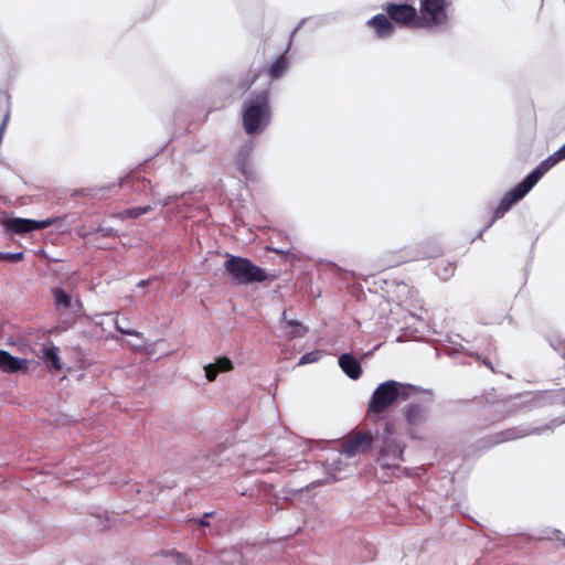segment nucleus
Segmentation results:
<instances>
[{
  "label": "nucleus",
  "mask_w": 565,
  "mask_h": 565,
  "mask_svg": "<svg viewBox=\"0 0 565 565\" xmlns=\"http://www.w3.org/2000/svg\"><path fill=\"white\" fill-rule=\"evenodd\" d=\"M558 154L565 160V143L557 150Z\"/></svg>",
  "instance_id": "nucleus-31"
},
{
  "label": "nucleus",
  "mask_w": 565,
  "mask_h": 565,
  "mask_svg": "<svg viewBox=\"0 0 565 565\" xmlns=\"http://www.w3.org/2000/svg\"><path fill=\"white\" fill-rule=\"evenodd\" d=\"M548 341H550L551 347L555 351H558L561 353L562 358L565 359V340L561 335L555 334V335H552Z\"/></svg>",
  "instance_id": "nucleus-20"
},
{
  "label": "nucleus",
  "mask_w": 565,
  "mask_h": 565,
  "mask_svg": "<svg viewBox=\"0 0 565 565\" xmlns=\"http://www.w3.org/2000/svg\"><path fill=\"white\" fill-rule=\"evenodd\" d=\"M54 309L64 322L73 323L82 315L83 302L78 295L74 296L61 287L52 289Z\"/></svg>",
  "instance_id": "nucleus-4"
},
{
  "label": "nucleus",
  "mask_w": 565,
  "mask_h": 565,
  "mask_svg": "<svg viewBox=\"0 0 565 565\" xmlns=\"http://www.w3.org/2000/svg\"><path fill=\"white\" fill-rule=\"evenodd\" d=\"M339 365L350 379H353V354L352 353L342 354L339 359Z\"/></svg>",
  "instance_id": "nucleus-16"
},
{
  "label": "nucleus",
  "mask_w": 565,
  "mask_h": 565,
  "mask_svg": "<svg viewBox=\"0 0 565 565\" xmlns=\"http://www.w3.org/2000/svg\"><path fill=\"white\" fill-rule=\"evenodd\" d=\"M151 210H152L151 205L131 207V209L125 210L122 212V216L127 217V218H137V217L148 213Z\"/></svg>",
  "instance_id": "nucleus-18"
},
{
  "label": "nucleus",
  "mask_w": 565,
  "mask_h": 565,
  "mask_svg": "<svg viewBox=\"0 0 565 565\" xmlns=\"http://www.w3.org/2000/svg\"><path fill=\"white\" fill-rule=\"evenodd\" d=\"M288 67V60L286 57V54L279 55L271 65L267 68V74L270 77V79H278L280 78L284 73L286 72Z\"/></svg>",
  "instance_id": "nucleus-13"
},
{
  "label": "nucleus",
  "mask_w": 565,
  "mask_h": 565,
  "mask_svg": "<svg viewBox=\"0 0 565 565\" xmlns=\"http://www.w3.org/2000/svg\"><path fill=\"white\" fill-rule=\"evenodd\" d=\"M367 25L373 30L375 36L381 40L392 38L396 28L386 12L372 17L367 21Z\"/></svg>",
  "instance_id": "nucleus-8"
},
{
  "label": "nucleus",
  "mask_w": 565,
  "mask_h": 565,
  "mask_svg": "<svg viewBox=\"0 0 565 565\" xmlns=\"http://www.w3.org/2000/svg\"><path fill=\"white\" fill-rule=\"evenodd\" d=\"M527 193L529 192L520 183L512 190L508 191L494 210L491 222L478 234V238H481L484 231L489 228L494 221L503 217L504 214L512 207V205L521 201Z\"/></svg>",
  "instance_id": "nucleus-6"
},
{
  "label": "nucleus",
  "mask_w": 565,
  "mask_h": 565,
  "mask_svg": "<svg viewBox=\"0 0 565 565\" xmlns=\"http://www.w3.org/2000/svg\"><path fill=\"white\" fill-rule=\"evenodd\" d=\"M280 328L284 330L285 335L290 340L302 338L308 332V328L300 321L288 319L286 310L281 315Z\"/></svg>",
  "instance_id": "nucleus-11"
},
{
  "label": "nucleus",
  "mask_w": 565,
  "mask_h": 565,
  "mask_svg": "<svg viewBox=\"0 0 565 565\" xmlns=\"http://www.w3.org/2000/svg\"><path fill=\"white\" fill-rule=\"evenodd\" d=\"M372 441V436L369 433H355V450L369 446Z\"/></svg>",
  "instance_id": "nucleus-21"
},
{
  "label": "nucleus",
  "mask_w": 565,
  "mask_h": 565,
  "mask_svg": "<svg viewBox=\"0 0 565 565\" xmlns=\"http://www.w3.org/2000/svg\"><path fill=\"white\" fill-rule=\"evenodd\" d=\"M29 369V360L17 358L8 351L0 350V370L4 373H26Z\"/></svg>",
  "instance_id": "nucleus-9"
},
{
  "label": "nucleus",
  "mask_w": 565,
  "mask_h": 565,
  "mask_svg": "<svg viewBox=\"0 0 565 565\" xmlns=\"http://www.w3.org/2000/svg\"><path fill=\"white\" fill-rule=\"evenodd\" d=\"M407 396V386L395 381H386L380 384L373 392L369 403V411L374 414L382 413L397 399L404 401Z\"/></svg>",
  "instance_id": "nucleus-3"
},
{
  "label": "nucleus",
  "mask_w": 565,
  "mask_h": 565,
  "mask_svg": "<svg viewBox=\"0 0 565 565\" xmlns=\"http://www.w3.org/2000/svg\"><path fill=\"white\" fill-rule=\"evenodd\" d=\"M213 364L216 365L220 372H228L233 370V363L226 356L218 358Z\"/></svg>",
  "instance_id": "nucleus-22"
},
{
  "label": "nucleus",
  "mask_w": 565,
  "mask_h": 565,
  "mask_svg": "<svg viewBox=\"0 0 565 565\" xmlns=\"http://www.w3.org/2000/svg\"><path fill=\"white\" fill-rule=\"evenodd\" d=\"M200 526H207L209 525V522L205 521L204 519L200 520Z\"/></svg>",
  "instance_id": "nucleus-33"
},
{
  "label": "nucleus",
  "mask_w": 565,
  "mask_h": 565,
  "mask_svg": "<svg viewBox=\"0 0 565 565\" xmlns=\"http://www.w3.org/2000/svg\"><path fill=\"white\" fill-rule=\"evenodd\" d=\"M258 75L257 74H253L249 78L245 79V81H242L239 84H238V88L245 93L247 92L250 86L255 83V81L257 79Z\"/></svg>",
  "instance_id": "nucleus-27"
},
{
  "label": "nucleus",
  "mask_w": 565,
  "mask_h": 565,
  "mask_svg": "<svg viewBox=\"0 0 565 565\" xmlns=\"http://www.w3.org/2000/svg\"><path fill=\"white\" fill-rule=\"evenodd\" d=\"M390 2L384 7L385 12L392 19L393 23L404 28L417 29V8L408 1Z\"/></svg>",
  "instance_id": "nucleus-5"
},
{
  "label": "nucleus",
  "mask_w": 565,
  "mask_h": 565,
  "mask_svg": "<svg viewBox=\"0 0 565 565\" xmlns=\"http://www.w3.org/2000/svg\"><path fill=\"white\" fill-rule=\"evenodd\" d=\"M322 355H323V351H321V350H316V351H311V352L305 353L300 358L298 364L299 365H305V364H309V363H315V362L319 361Z\"/></svg>",
  "instance_id": "nucleus-19"
},
{
  "label": "nucleus",
  "mask_w": 565,
  "mask_h": 565,
  "mask_svg": "<svg viewBox=\"0 0 565 565\" xmlns=\"http://www.w3.org/2000/svg\"><path fill=\"white\" fill-rule=\"evenodd\" d=\"M563 159L558 154L557 150L550 154L547 158L543 160L544 164L550 168V170L556 166L558 162H561Z\"/></svg>",
  "instance_id": "nucleus-24"
},
{
  "label": "nucleus",
  "mask_w": 565,
  "mask_h": 565,
  "mask_svg": "<svg viewBox=\"0 0 565 565\" xmlns=\"http://www.w3.org/2000/svg\"><path fill=\"white\" fill-rule=\"evenodd\" d=\"M224 269L238 285L264 282L276 278L275 275L269 276L264 268L242 256L228 255L224 262Z\"/></svg>",
  "instance_id": "nucleus-2"
},
{
  "label": "nucleus",
  "mask_w": 565,
  "mask_h": 565,
  "mask_svg": "<svg viewBox=\"0 0 565 565\" xmlns=\"http://www.w3.org/2000/svg\"><path fill=\"white\" fill-rule=\"evenodd\" d=\"M204 369H205V376H206L207 381H210V382H213L216 379L217 374L220 373L216 365L213 363L206 365Z\"/></svg>",
  "instance_id": "nucleus-26"
},
{
  "label": "nucleus",
  "mask_w": 565,
  "mask_h": 565,
  "mask_svg": "<svg viewBox=\"0 0 565 565\" xmlns=\"http://www.w3.org/2000/svg\"><path fill=\"white\" fill-rule=\"evenodd\" d=\"M361 373H362L361 364L355 359V380H358L360 377Z\"/></svg>",
  "instance_id": "nucleus-30"
},
{
  "label": "nucleus",
  "mask_w": 565,
  "mask_h": 565,
  "mask_svg": "<svg viewBox=\"0 0 565 565\" xmlns=\"http://www.w3.org/2000/svg\"><path fill=\"white\" fill-rule=\"evenodd\" d=\"M548 171L550 168H547L544 162L541 161L539 166L520 182V184L524 186L527 192H530Z\"/></svg>",
  "instance_id": "nucleus-12"
},
{
  "label": "nucleus",
  "mask_w": 565,
  "mask_h": 565,
  "mask_svg": "<svg viewBox=\"0 0 565 565\" xmlns=\"http://www.w3.org/2000/svg\"><path fill=\"white\" fill-rule=\"evenodd\" d=\"M455 268L454 263L440 260L436 266V274L440 279L447 280L454 275Z\"/></svg>",
  "instance_id": "nucleus-15"
},
{
  "label": "nucleus",
  "mask_w": 565,
  "mask_h": 565,
  "mask_svg": "<svg viewBox=\"0 0 565 565\" xmlns=\"http://www.w3.org/2000/svg\"><path fill=\"white\" fill-rule=\"evenodd\" d=\"M54 220L46 218L43 221H35L21 217H12L4 221L3 225L8 232L14 234H26L32 231L43 230L53 225Z\"/></svg>",
  "instance_id": "nucleus-7"
},
{
  "label": "nucleus",
  "mask_w": 565,
  "mask_h": 565,
  "mask_svg": "<svg viewBox=\"0 0 565 565\" xmlns=\"http://www.w3.org/2000/svg\"><path fill=\"white\" fill-rule=\"evenodd\" d=\"M564 420H561V422H556L554 420L553 422V426H540V427H534V428H513V429H508L505 431H503L501 434V437L500 439H498L495 443H501V441H507V440H513V439H516V438H521V437H524V436H529V435H541L547 430H552L553 427L564 423Z\"/></svg>",
  "instance_id": "nucleus-10"
},
{
  "label": "nucleus",
  "mask_w": 565,
  "mask_h": 565,
  "mask_svg": "<svg viewBox=\"0 0 565 565\" xmlns=\"http://www.w3.org/2000/svg\"><path fill=\"white\" fill-rule=\"evenodd\" d=\"M425 413L424 407L420 405L411 404L405 412L406 420L409 424H417L425 418Z\"/></svg>",
  "instance_id": "nucleus-14"
},
{
  "label": "nucleus",
  "mask_w": 565,
  "mask_h": 565,
  "mask_svg": "<svg viewBox=\"0 0 565 565\" xmlns=\"http://www.w3.org/2000/svg\"><path fill=\"white\" fill-rule=\"evenodd\" d=\"M204 369H205V376H206L207 381H210V382H213L216 379L217 374L220 373L216 365L213 363L206 365Z\"/></svg>",
  "instance_id": "nucleus-25"
},
{
  "label": "nucleus",
  "mask_w": 565,
  "mask_h": 565,
  "mask_svg": "<svg viewBox=\"0 0 565 565\" xmlns=\"http://www.w3.org/2000/svg\"><path fill=\"white\" fill-rule=\"evenodd\" d=\"M45 360L47 362H50L51 367H53L54 370H56V371L62 370V363H61V359L58 356V349L56 347H53L45 351Z\"/></svg>",
  "instance_id": "nucleus-17"
},
{
  "label": "nucleus",
  "mask_w": 565,
  "mask_h": 565,
  "mask_svg": "<svg viewBox=\"0 0 565 565\" xmlns=\"http://www.w3.org/2000/svg\"><path fill=\"white\" fill-rule=\"evenodd\" d=\"M174 557H175V563L179 565H181V564L190 565L191 564L190 558L183 553H175Z\"/></svg>",
  "instance_id": "nucleus-29"
},
{
  "label": "nucleus",
  "mask_w": 565,
  "mask_h": 565,
  "mask_svg": "<svg viewBox=\"0 0 565 565\" xmlns=\"http://www.w3.org/2000/svg\"><path fill=\"white\" fill-rule=\"evenodd\" d=\"M116 329L121 334L132 335V337H138V338L142 337V334L139 331H137V330H134V329L122 330V328L118 324V322H116Z\"/></svg>",
  "instance_id": "nucleus-28"
},
{
  "label": "nucleus",
  "mask_w": 565,
  "mask_h": 565,
  "mask_svg": "<svg viewBox=\"0 0 565 565\" xmlns=\"http://www.w3.org/2000/svg\"><path fill=\"white\" fill-rule=\"evenodd\" d=\"M271 107L269 89L252 94L246 98L242 109V124L246 134L263 131L270 122Z\"/></svg>",
  "instance_id": "nucleus-1"
},
{
  "label": "nucleus",
  "mask_w": 565,
  "mask_h": 565,
  "mask_svg": "<svg viewBox=\"0 0 565 565\" xmlns=\"http://www.w3.org/2000/svg\"><path fill=\"white\" fill-rule=\"evenodd\" d=\"M148 284V280H141L138 286L145 287Z\"/></svg>",
  "instance_id": "nucleus-34"
},
{
  "label": "nucleus",
  "mask_w": 565,
  "mask_h": 565,
  "mask_svg": "<svg viewBox=\"0 0 565 565\" xmlns=\"http://www.w3.org/2000/svg\"><path fill=\"white\" fill-rule=\"evenodd\" d=\"M553 533H554V535H555V539H556V540H558V541H559V540H562V539H561V534H562V533H561V531H559V530H554V531H553Z\"/></svg>",
  "instance_id": "nucleus-32"
},
{
  "label": "nucleus",
  "mask_w": 565,
  "mask_h": 565,
  "mask_svg": "<svg viewBox=\"0 0 565 565\" xmlns=\"http://www.w3.org/2000/svg\"><path fill=\"white\" fill-rule=\"evenodd\" d=\"M23 257H24L23 253H2V252H0V260L17 263V262L22 260Z\"/></svg>",
  "instance_id": "nucleus-23"
},
{
  "label": "nucleus",
  "mask_w": 565,
  "mask_h": 565,
  "mask_svg": "<svg viewBox=\"0 0 565 565\" xmlns=\"http://www.w3.org/2000/svg\"><path fill=\"white\" fill-rule=\"evenodd\" d=\"M352 443H353V441H351L350 439H348V441H347V446H348V448L353 447V444H352Z\"/></svg>",
  "instance_id": "nucleus-35"
}]
</instances>
